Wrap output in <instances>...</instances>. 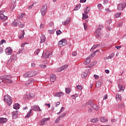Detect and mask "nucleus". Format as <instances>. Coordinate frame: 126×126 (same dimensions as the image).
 Instances as JSON below:
<instances>
[{
    "mask_svg": "<svg viewBox=\"0 0 126 126\" xmlns=\"http://www.w3.org/2000/svg\"><path fill=\"white\" fill-rule=\"evenodd\" d=\"M12 76L10 75H4L1 77L0 80V82H3L4 83H11L12 81L11 79L12 78Z\"/></svg>",
    "mask_w": 126,
    "mask_h": 126,
    "instance_id": "nucleus-1",
    "label": "nucleus"
},
{
    "mask_svg": "<svg viewBox=\"0 0 126 126\" xmlns=\"http://www.w3.org/2000/svg\"><path fill=\"white\" fill-rule=\"evenodd\" d=\"M104 28V27H103V25H99L98 26V28L96 30V31L94 32V35L97 39H100L101 38V36H102V33H101V31L102 29Z\"/></svg>",
    "mask_w": 126,
    "mask_h": 126,
    "instance_id": "nucleus-2",
    "label": "nucleus"
},
{
    "mask_svg": "<svg viewBox=\"0 0 126 126\" xmlns=\"http://www.w3.org/2000/svg\"><path fill=\"white\" fill-rule=\"evenodd\" d=\"M88 105L91 106L93 109L95 111H98V110H99V106L95 103H94L93 100H90L86 103V106H88Z\"/></svg>",
    "mask_w": 126,
    "mask_h": 126,
    "instance_id": "nucleus-3",
    "label": "nucleus"
},
{
    "mask_svg": "<svg viewBox=\"0 0 126 126\" xmlns=\"http://www.w3.org/2000/svg\"><path fill=\"white\" fill-rule=\"evenodd\" d=\"M4 101L6 102L7 104H8L9 106H10V105L12 104V99H11V96L8 95H6L4 96Z\"/></svg>",
    "mask_w": 126,
    "mask_h": 126,
    "instance_id": "nucleus-4",
    "label": "nucleus"
},
{
    "mask_svg": "<svg viewBox=\"0 0 126 126\" xmlns=\"http://www.w3.org/2000/svg\"><path fill=\"white\" fill-rule=\"evenodd\" d=\"M47 8H48V6L46 4H44L41 7L40 9V12L42 16H45V15L46 14V12L47 11Z\"/></svg>",
    "mask_w": 126,
    "mask_h": 126,
    "instance_id": "nucleus-5",
    "label": "nucleus"
},
{
    "mask_svg": "<svg viewBox=\"0 0 126 126\" xmlns=\"http://www.w3.org/2000/svg\"><path fill=\"white\" fill-rule=\"evenodd\" d=\"M67 44V41L65 39H62L61 40L59 41L58 46L59 47H63L65 46Z\"/></svg>",
    "mask_w": 126,
    "mask_h": 126,
    "instance_id": "nucleus-6",
    "label": "nucleus"
},
{
    "mask_svg": "<svg viewBox=\"0 0 126 126\" xmlns=\"http://www.w3.org/2000/svg\"><path fill=\"white\" fill-rule=\"evenodd\" d=\"M35 74H34V71H31L27 73L24 74V77L25 78H27V77H33Z\"/></svg>",
    "mask_w": 126,
    "mask_h": 126,
    "instance_id": "nucleus-7",
    "label": "nucleus"
},
{
    "mask_svg": "<svg viewBox=\"0 0 126 126\" xmlns=\"http://www.w3.org/2000/svg\"><path fill=\"white\" fill-rule=\"evenodd\" d=\"M126 7V2L121 3L118 5V9L119 10H124Z\"/></svg>",
    "mask_w": 126,
    "mask_h": 126,
    "instance_id": "nucleus-8",
    "label": "nucleus"
},
{
    "mask_svg": "<svg viewBox=\"0 0 126 126\" xmlns=\"http://www.w3.org/2000/svg\"><path fill=\"white\" fill-rule=\"evenodd\" d=\"M52 56H53V53L51 51H48L46 52L44 55L42 54V57L44 59H48L49 58H52Z\"/></svg>",
    "mask_w": 126,
    "mask_h": 126,
    "instance_id": "nucleus-9",
    "label": "nucleus"
},
{
    "mask_svg": "<svg viewBox=\"0 0 126 126\" xmlns=\"http://www.w3.org/2000/svg\"><path fill=\"white\" fill-rule=\"evenodd\" d=\"M16 55H12L10 59L8 60V61L7 62V64H9V63H11V62H15V61H16Z\"/></svg>",
    "mask_w": 126,
    "mask_h": 126,
    "instance_id": "nucleus-10",
    "label": "nucleus"
},
{
    "mask_svg": "<svg viewBox=\"0 0 126 126\" xmlns=\"http://www.w3.org/2000/svg\"><path fill=\"white\" fill-rule=\"evenodd\" d=\"M50 120L49 118H44L42 119L40 122H39V125L40 126H45L46 124H47V121H49Z\"/></svg>",
    "mask_w": 126,
    "mask_h": 126,
    "instance_id": "nucleus-11",
    "label": "nucleus"
},
{
    "mask_svg": "<svg viewBox=\"0 0 126 126\" xmlns=\"http://www.w3.org/2000/svg\"><path fill=\"white\" fill-rule=\"evenodd\" d=\"M68 67V64H65L63 66H62L60 68H58L56 70L57 72H61V71H63V70H64V69H66Z\"/></svg>",
    "mask_w": 126,
    "mask_h": 126,
    "instance_id": "nucleus-12",
    "label": "nucleus"
},
{
    "mask_svg": "<svg viewBox=\"0 0 126 126\" xmlns=\"http://www.w3.org/2000/svg\"><path fill=\"white\" fill-rule=\"evenodd\" d=\"M5 52L6 54L8 55L9 56L10 55L12 54V49L10 47H7L5 49Z\"/></svg>",
    "mask_w": 126,
    "mask_h": 126,
    "instance_id": "nucleus-13",
    "label": "nucleus"
},
{
    "mask_svg": "<svg viewBox=\"0 0 126 126\" xmlns=\"http://www.w3.org/2000/svg\"><path fill=\"white\" fill-rule=\"evenodd\" d=\"M32 109L35 112H36L37 111H38L39 112L42 111L41 108H40V106H39L38 105H33V106H32Z\"/></svg>",
    "mask_w": 126,
    "mask_h": 126,
    "instance_id": "nucleus-14",
    "label": "nucleus"
},
{
    "mask_svg": "<svg viewBox=\"0 0 126 126\" xmlns=\"http://www.w3.org/2000/svg\"><path fill=\"white\" fill-rule=\"evenodd\" d=\"M18 111H15L12 112V118L14 120L18 118Z\"/></svg>",
    "mask_w": 126,
    "mask_h": 126,
    "instance_id": "nucleus-15",
    "label": "nucleus"
},
{
    "mask_svg": "<svg viewBox=\"0 0 126 126\" xmlns=\"http://www.w3.org/2000/svg\"><path fill=\"white\" fill-rule=\"evenodd\" d=\"M33 84H34V80L32 79V80H30V81H29L28 82L26 83L25 85L27 87H29V86H32V85H33Z\"/></svg>",
    "mask_w": 126,
    "mask_h": 126,
    "instance_id": "nucleus-16",
    "label": "nucleus"
},
{
    "mask_svg": "<svg viewBox=\"0 0 126 126\" xmlns=\"http://www.w3.org/2000/svg\"><path fill=\"white\" fill-rule=\"evenodd\" d=\"M70 22V18L68 17L67 18L66 20L62 22V24L63 25H68Z\"/></svg>",
    "mask_w": 126,
    "mask_h": 126,
    "instance_id": "nucleus-17",
    "label": "nucleus"
},
{
    "mask_svg": "<svg viewBox=\"0 0 126 126\" xmlns=\"http://www.w3.org/2000/svg\"><path fill=\"white\" fill-rule=\"evenodd\" d=\"M56 79H57L56 75L52 74L50 75V81L51 82H55V81H56Z\"/></svg>",
    "mask_w": 126,
    "mask_h": 126,
    "instance_id": "nucleus-18",
    "label": "nucleus"
},
{
    "mask_svg": "<svg viewBox=\"0 0 126 126\" xmlns=\"http://www.w3.org/2000/svg\"><path fill=\"white\" fill-rule=\"evenodd\" d=\"M63 95H64V94H63V92H58L56 93V94L54 95V97H62V96H63Z\"/></svg>",
    "mask_w": 126,
    "mask_h": 126,
    "instance_id": "nucleus-19",
    "label": "nucleus"
},
{
    "mask_svg": "<svg viewBox=\"0 0 126 126\" xmlns=\"http://www.w3.org/2000/svg\"><path fill=\"white\" fill-rule=\"evenodd\" d=\"M118 88L119 89V92H123L125 89V87H123V86L120 84H118Z\"/></svg>",
    "mask_w": 126,
    "mask_h": 126,
    "instance_id": "nucleus-20",
    "label": "nucleus"
},
{
    "mask_svg": "<svg viewBox=\"0 0 126 126\" xmlns=\"http://www.w3.org/2000/svg\"><path fill=\"white\" fill-rule=\"evenodd\" d=\"M46 41V36L44 34H42L40 36V43H44Z\"/></svg>",
    "mask_w": 126,
    "mask_h": 126,
    "instance_id": "nucleus-21",
    "label": "nucleus"
},
{
    "mask_svg": "<svg viewBox=\"0 0 126 126\" xmlns=\"http://www.w3.org/2000/svg\"><path fill=\"white\" fill-rule=\"evenodd\" d=\"M7 16L4 15H1V16H0V19L2 20V21H5L6 20H7Z\"/></svg>",
    "mask_w": 126,
    "mask_h": 126,
    "instance_id": "nucleus-22",
    "label": "nucleus"
},
{
    "mask_svg": "<svg viewBox=\"0 0 126 126\" xmlns=\"http://www.w3.org/2000/svg\"><path fill=\"white\" fill-rule=\"evenodd\" d=\"M7 122V119L4 118H0V124H4Z\"/></svg>",
    "mask_w": 126,
    "mask_h": 126,
    "instance_id": "nucleus-23",
    "label": "nucleus"
},
{
    "mask_svg": "<svg viewBox=\"0 0 126 126\" xmlns=\"http://www.w3.org/2000/svg\"><path fill=\"white\" fill-rule=\"evenodd\" d=\"M90 62H91V60L90 59V57H88L86 59V61L84 62V64H89L90 63Z\"/></svg>",
    "mask_w": 126,
    "mask_h": 126,
    "instance_id": "nucleus-24",
    "label": "nucleus"
},
{
    "mask_svg": "<svg viewBox=\"0 0 126 126\" xmlns=\"http://www.w3.org/2000/svg\"><path fill=\"white\" fill-rule=\"evenodd\" d=\"M13 108L15 109V110H18L20 108V105L18 103H16L13 105Z\"/></svg>",
    "mask_w": 126,
    "mask_h": 126,
    "instance_id": "nucleus-25",
    "label": "nucleus"
},
{
    "mask_svg": "<svg viewBox=\"0 0 126 126\" xmlns=\"http://www.w3.org/2000/svg\"><path fill=\"white\" fill-rule=\"evenodd\" d=\"M101 84H102V80H99L96 82V88H99L100 86H101Z\"/></svg>",
    "mask_w": 126,
    "mask_h": 126,
    "instance_id": "nucleus-26",
    "label": "nucleus"
},
{
    "mask_svg": "<svg viewBox=\"0 0 126 126\" xmlns=\"http://www.w3.org/2000/svg\"><path fill=\"white\" fill-rule=\"evenodd\" d=\"M91 122L94 123H98V122H99V119L97 118L92 119H91Z\"/></svg>",
    "mask_w": 126,
    "mask_h": 126,
    "instance_id": "nucleus-27",
    "label": "nucleus"
},
{
    "mask_svg": "<svg viewBox=\"0 0 126 126\" xmlns=\"http://www.w3.org/2000/svg\"><path fill=\"white\" fill-rule=\"evenodd\" d=\"M100 46V44H96L95 45H94L93 47L90 49L91 52H93L94 51V49H96V48H98Z\"/></svg>",
    "mask_w": 126,
    "mask_h": 126,
    "instance_id": "nucleus-28",
    "label": "nucleus"
},
{
    "mask_svg": "<svg viewBox=\"0 0 126 126\" xmlns=\"http://www.w3.org/2000/svg\"><path fill=\"white\" fill-rule=\"evenodd\" d=\"M99 52V50H97L96 51H94L90 55V57L91 58V57H95V55H96V53H98Z\"/></svg>",
    "mask_w": 126,
    "mask_h": 126,
    "instance_id": "nucleus-29",
    "label": "nucleus"
},
{
    "mask_svg": "<svg viewBox=\"0 0 126 126\" xmlns=\"http://www.w3.org/2000/svg\"><path fill=\"white\" fill-rule=\"evenodd\" d=\"M82 19L83 20H85V19H87V18H89V17L88 16V15H87V14H82Z\"/></svg>",
    "mask_w": 126,
    "mask_h": 126,
    "instance_id": "nucleus-30",
    "label": "nucleus"
},
{
    "mask_svg": "<svg viewBox=\"0 0 126 126\" xmlns=\"http://www.w3.org/2000/svg\"><path fill=\"white\" fill-rule=\"evenodd\" d=\"M100 122L102 123H105V122H108V119H106L105 117H101L100 118Z\"/></svg>",
    "mask_w": 126,
    "mask_h": 126,
    "instance_id": "nucleus-31",
    "label": "nucleus"
},
{
    "mask_svg": "<svg viewBox=\"0 0 126 126\" xmlns=\"http://www.w3.org/2000/svg\"><path fill=\"white\" fill-rule=\"evenodd\" d=\"M84 12L85 14H88V13L90 12V8H89L88 7H87L86 9H85Z\"/></svg>",
    "mask_w": 126,
    "mask_h": 126,
    "instance_id": "nucleus-32",
    "label": "nucleus"
},
{
    "mask_svg": "<svg viewBox=\"0 0 126 126\" xmlns=\"http://www.w3.org/2000/svg\"><path fill=\"white\" fill-rule=\"evenodd\" d=\"M16 6V5L15 4V1L12 2V4L11 5V7L12 8L11 10H13L14 8H15V7Z\"/></svg>",
    "mask_w": 126,
    "mask_h": 126,
    "instance_id": "nucleus-33",
    "label": "nucleus"
},
{
    "mask_svg": "<svg viewBox=\"0 0 126 126\" xmlns=\"http://www.w3.org/2000/svg\"><path fill=\"white\" fill-rule=\"evenodd\" d=\"M22 32H23V34H22L21 35L19 36V39H23V38H24V35H25V32H24V30L22 31Z\"/></svg>",
    "mask_w": 126,
    "mask_h": 126,
    "instance_id": "nucleus-34",
    "label": "nucleus"
},
{
    "mask_svg": "<svg viewBox=\"0 0 126 126\" xmlns=\"http://www.w3.org/2000/svg\"><path fill=\"white\" fill-rule=\"evenodd\" d=\"M17 22H18V20H15L13 22L12 24V25H14V26H17V25H18V23Z\"/></svg>",
    "mask_w": 126,
    "mask_h": 126,
    "instance_id": "nucleus-35",
    "label": "nucleus"
},
{
    "mask_svg": "<svg viewBox=\"0 0 126 126\" xmlns=\"http://www.w3.org/2000/svg\"><path fill=\"white\" fill-rule=\"evenodd\" d=\"M32 112V109H30V111L28 112L26 116V118H29L31 116V113Z\"/></svg>",
    "mask_w": 126,
    "mask_h": 126,
    "instance_id": "nucleus-36",
    "label": "nucleus"
},
{
    "mask_svg": "<svg viewBox=\"0 0 126 126\" xmlns=\"http://www.w3.org/2000/svg\"><path fill=\"white\" fill-rule=\"evenodd\" d=\"M122 15V12H119L115 14V17L116 18H119Z\"/></svg>",
    "mask_w": 126,
    "mask_h": 126,
    "instance_id": "nucleus-37",
    "label": "nucleus"
},
{
    "mask_svg": "<svg viewBox=\"0 0 126 126\" xmlns=\"http://www.w3.org/2000/svg\"><path fill=\"white\" fill-rule=\"evenodd\" d=\"M25 15V14H20L18 17V19H22V18H23V16Z\"/></svg>",
    "mask_w": 126,
    "mask_h": 126,
    "instance_id": "nucleus-38",
    "label": "nucleus"
},
{
    "mask_svg": "<svg viewBox=\"0 0 126 126\" xmlns=\"http://www.w3.org/2000/svg\"><path fill=\"white\" fill-rule=\"evenodd\" d=\"M70 88H66L65 89V92L66 94H69L70 93Z\"/></svg>",
    "mask_w": 126,
    "mask_h": 126,
    "instance_id": "nucleus-39",
    "label": "nucleus"
},
{
    "mask_svg": "<svg viewBox=\"0 0 126 126\" xmlns=\"http://www.w3.org/2000/svg\"><path fill=\"white\" fill-rule=\"evenodd\" d=\"M121 97H122V96H121V94H116L117 100H121Z\"/></svg>",
    "mask_w": 126,
    "mask_h": 126,
    "instance_id": "nucleus-40",
    "label": "nucleus"
},
{
    "mask_svg": "<svg viewBox=\"0 0 126 126\" xmlns=\"http://www.w3.org/2000/svg\"><path fill=\"white\" fill-rule=\"evenodd\" d=\"M88 108H89V110H88V112H89V113H91L93 111V109L91 108V106L90 105H88Z\"/></svg>",
    "mask_w": 126,
    "mask_h": 126,
    "instance_id": "nucleus-41",
    "label": "nucleus"
},
{
    "mask_svg": "<svg viewBox=\"0 0 126 126\" xmlns=\"http://www.w3.org/2000/svg\"><path fill=\"white\" fill-rule=\"evenodd\" d=\"M81 76L83 78H85V77L87 76V73L84 72L82 74Z\"/></svg>",
    "mask_w": 126,
    "mask_h": 126,
    "instance_id": "nucleus-42",
    "label": "nucleus"
},
{
    "mask_svg": "<svg viewBox=\"0 0 126 126\" xmlns=\"http://www.w3.org/2000/svg\"><path fill=\"white\" fill-rule=\"evenodd\" d=\"M80 6H81V5H80V4H78L76 7H75L74 10H78V9L80 8Z\"/></svg>",
    "mask_w": 126,
    "mask_h": 126,
    "instance_id": "nucleus-43",
    "label": "nucleus"
},
{
    "mask_svg": "<svg viewBox=\"0 0 126 126\" xmlns=\"http://www.w3.org/2000/svg\"><path fill=\"white\" fill-rule=\"evenodd\" d=\"M39 67H41V68H46V67H47V65L40 64H39Z\"/></svg>",
    "mask_w": 126,
    "mask_h": 126,
    "instance_id": "nucleus-44",
    "label": "nucleus"
},
{
    "mask_svg": "<svg viewBox=\"0 0 126 126\" xmlns=\"http://www.w3.org/2000/svg\"><path fill=\"white\" fill-rule=\"evenodd\" d=\"M96 64V62L94 61L93 63H92L90 65V67H93L94 65H95Z\"/></svg>",
    "mask_w": 126,
    "mask_h": 126,
    "instance_id": "nucleus-45",
    "label": "nucleus"
},
{
    "mask_svg": "<svg viewBox=\"0 0 126 126\" xmlns=\"http://www.w3.org/2000/svg\"><path fill=\"white\" fill-rule=\"evenodd\" d=\"M76 88L78 89V90H82V86L78 85L76 86Z\"/></svg>",
    "mask_w": 126,
    "mask_h": 126,
    "instance_id": "nucleus-46",
    "label": "nucleus"
},
{
    "mask_svg": "<svg viewBox=\"0 0 126 126\" xmlns=\"http://www.w3.org/2000/svg\"><path fill=\"white\" fill-rule=\"evenodd\" d=\"M65 116H66V113H63L60 116H59V118L60 119L61 118L63 119V118L64 117H65Z\"/></svg>",
    "mask_w": 126,
    "mask_h": 126,
    "instance_id": "nucleus-47",
    "label": "nucleus"
},
{
    "mask_svg": "<svg viewBox=\"0 0 126 126\" xmlns=\"http://www.w3.org/2000/svg\"><path fill=\"white\" fill-rule=\"evenodd\" d=\"M114 56H115L114 53H111L109 56L108 58L109 59H113L114 58Z\"/></svg>",
    "mask_w": 126,
    "mask_h": 126,
    "instance_id": "nucleus-48",
    "label": "nucleus"
},
{
    "mask_svg": "<svg viewBox=\"0 0 126 126\" xmlns=\"http://www.w3.org/2000/svg\"><path fill=\"white\" fill-rule=\"evenodd\" d=\"M39 53H40V49H37L34 51V54H36V55H39Z\"/></svg>",
    "mask_w": 126,
    "mask_h": 126,
    "instance_id": "nucleus-49",
    "label": "nucleus"
},
{
    "mask_svg": "<svg viewBox=\"0 0 126 126\" xmlns=\"http://www.w3.org/2000/svg\"><path fill=\"white\" fill-rule=\"evenodd\" d=\"M63 110H64V107H61V109L60 112L57 113V115L61 114V113L63 112Z\"/></svg>",
    "mask_w": 126,
    "mask_h": 126,
    "instance_id": "nucleus-50",
    "label": "nucleus"
},
{
    "mask_svg": "<svg viewBox=\"0 0 126 126\" xmlns=\"http://www.w3.org/2000/svg\"><path fill=\"white\" fill-rule=\"evenodd\" d=\"M72 99H75L76 97H78V94H73L72 95Z\"/></svg>",
    "mask_w": 126,
    "mask_h": 126,
    "instance_id": "nucleus-51",
    "label": "nucleus"
},
{
    "mask_svg": "<svg viewBox=\"0 0 126 126\" xmlns=\"http://www.w3.org/2000/svg\"><path fill=\"white\" fill-rule=\"evenodd\" d=\"M72 56H73V57L77 56V52L76 51H73L72 53Z\"/></svg>",
    "mask_w": 126,
    "mask_h": 126,
    "instance_id": "nucleus-52",
    "label": "nucleus"
},
{
    "mask_svg": "<svg viewBox=\"0 0 126 126\" xmlns=\"http://www.w3.org/2000/svg\"><path fill=\"white\" fill-rule=\"evenodd\" d=\"M56 34L57 35H61V34H62V31H61V30H58L56 32Z\"/></svg>",
    "mask_w": 126,
    "mask_h": 126,
    "instance_id": "nucleus-53",
    "label": "nucleus"
},
{
    "mask_svg": "<svg viewBox=\"0 0 126 126\" xmlns=\"http://www.w3.org/2000/svg\"><path fill=\"white\" fill-rule=\"evenodd\" d=\"M60 119H61V118H60V117H59L57 119H56V120L55 121V124H58V123H59V122H60Z\"/></svg>",
    "mask_w": 126,
    "mask_h": 126,
    "instance_id": "nucleus-54",
    "label": "nucleus"
},
{
    "mask_svg": "<svg viewBox=\"0 0 126 126\" xmlns=\"http://www.w3.org/2000/svg\"><path fill=\"white\" fill-rule=\"evenodd\" d=\"M19 25L20 28H23V27H24V24H21V22L19 23Z\"/></svg>",
    "mask_w": 126,
    "mask_h": 126,
    "instance_id": "nucleus-55",
    "label": "nucleus"
},
{
    "mask_svg": "<svg viewBox=\"0 0 126 126\" xmlns=\"http://www.w3.org/2000/svg\"><path fill=\"white\" fill-rule=\"evenodd\" d=\"M101 6H102V4H101V3L98 4L97 7H98L99 10H102V9L100 8V7H101Z\"/></svg>",
    "mask_w": 126,
    "mask_h": 126,
    "instance_id": "nucleus-56",
    "label": "nucleus"
},
{
    "mask_svg": "<svg viewBox=\"0 0 126 126\" xmlns=\"http://www.w3.org/2000/svg\"><path fill=\"white\" fill-rule=\"evenodd\" d=\"M48 32L49 33V34H53V33L55 32V31L54 30H49Z\"/></svg>",
    "mask_w": 126,
    "mask_h": 126,
    "instance_id": "nucleus-57",
    "label": "nucleus"
},
{
    "mask_svg": "<svg viewBox=\"0 0 126 126\" xmlns=\"http://www.w3.org/2000/svg\"><path fill=\"white\" fill-rule=\"evenodd\" d=\"M83 25L85 30H87V25H86V23H84Z\"/></svg>",
    "mask_w": 126,
    "mask_h": 126,
    "instance_id": "nucleus-58",
    "label": "nucleus"
},
{
    "mask_svg": "<svg viewBox=\"0 0 126 126\" xmlns=\"http://www.w3.org/2000/svg\"><path fill=\"white\" fill-rule=\"evenodd\" d=\"M4 42H5V43H6L5 40H4V39H2V40H1V41H0V45H2V44H3V43H4Z\"/></svg>",
    "mask_w": 126,
    "mask_h": 126,
    "instance_id": "nucleus-59",
    "label": "nucleus"
},
{
    "mask_svg": "<svg viewBox=\"0 0 126 126\" xmlns=\"http://www.w3.org/2000/svg\"><path fill=\"white\" fill-rule=\"evenodd\" d=\"M94 77L95 79H98V78H99V76H98L96 74H94Z\"/></svg>",
    "mask_w": 126,
    "mask_h": 126,
    "instance_id": "nucleus-60",
    "label": "nucleus"
},
{
    "mask_svg": "<svg viewBox=\"0 0 126 126\" xmlns=\"http://www.w3.org/2000/svg\"><path fill=\"white\" fill-rule=\"evenodd\" d=\"M61 104V102H57L56 104H55V107H58V106H59Z\"/></svg>",
    "mask_w": 126,
    "mask_h": 126,
    "instance_id": "nucleus-61",
    "label": "nucleus"
},
{
    "mask_svg": "<svg viewBox=\"0 0 126 126\" xmlns=\"http://www.w3.org/2000/svg\"><path fill=\"white\" fill-rule=\"evenodd\" d=\"M3 12H4V11L3 10L0 11V16H1V15H4L3 14Z\"/></svg>",
    "mask_w": 126,
    "mask_h": 126,
    "instance_id": "nucleus-62",
    "label": "nucleus"
},
{
    "mask_svg": "<svg viewBox=\"0 0 126 126\" xmlns=\"http://www.w3.org/2000/svg\"><path fill=\"white\" fill-rule=\"evenodd\" d=\"M108 98V95L105 94L103 97V100H106Z\"/></svg>",
    "mask_w": 126,
    "mask_h": 126,
    "instance_id": "nucleus-63",
    "label": "nucleus"
},
{
    "mask_svg": "<svg viewBox=\"0 0 126 126\" xmlns=\"http://www.w3.org/2000/svg\"><path fill=\"white\" fill-rule=\"evenodd\" d=\"M34 6V3H33L31 5L28 6L29 8L31 9Z\"/></svg>",
    "mask_w": 126,
    "mask_h": 126,
    "instance_id": "nucleus-64",
    "label": "nucleus"
}]
</instances>
